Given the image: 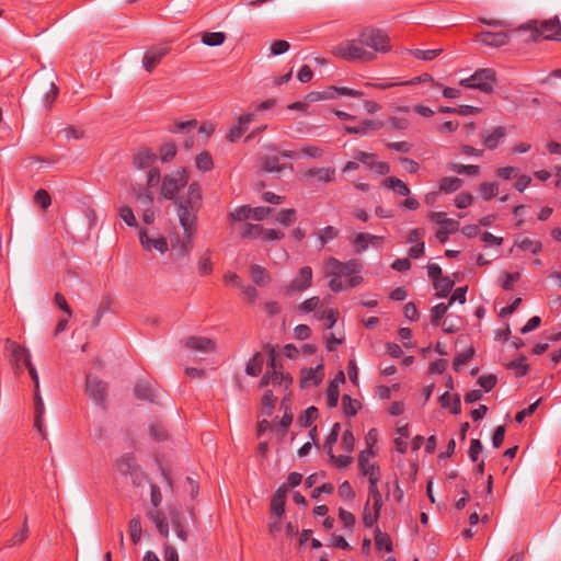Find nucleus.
Instances as JSON below:
<instances>
[{
  "mask_svg": "<svg viewBox=\"0 0 561 561\" xmlns=\"http://www.w3.org/2000/svg\"><path fill=\"white\" fill-rule=\"evenodd\" d=\"M203 207L202 187L198 182L188 185L185 196L175 202V211L183 229V238L172 241V251L179 257H187L194 248L197 232V215Z\"/></svg>",
  "mask_w": 561,
  "mask_h": 561,
  "instance_id": "nucleus-1",
  "label": "nucleus"
},
{
  "mask_svg": "<svg viewBox=\"0 0 561 561\" xmlns=\"http://www.w3.org/2000/svg\"><path fill=\"white\" fill-rule=\"evenodd\" d=\"M323 270L330 277L328 286L333 293L354 288L363 282V277L358 275L363 265L355 259L342 262L331 256L325 261Z\"/></svg>",
  "mask_w": 561,
  "mask_h": 561,
  "instance_id": "nucleus-2",
  "label": "nucleus"
},
{
  "mask_svg": "<svg viewBox=\"0 0 561 561\" xmlns=\"http://www.w3.org/2000/svg\"><path fill=\"white\" fill-rule=\"evenodd\" d=\"M513 33L526 34L525 42H537L540 38L547 41H561V23L559 19L552 18L545 20L540 26L533 27L531 25L519 26Z\"/></svg>",
  "mask_w": 561,
  "mask_h": 561,
  "instance_id": "nucleus-3",
  "label": "nucleus"
},
{
  "mask_svg": "<svg viewBox=\"0 0 561 561\" xmlns=\"http://www.w3.org/2000/svg\"><path fill=\"white\" fill-rule=\"evenodd\" d=\"M333 55L350 62H370L376 59V55L365 48L360 37L346 39L332 49Z\"/></svg>",
  "mask_w": 561,
  "mask_h": 561,
  "instance_id": "nucleus-4",
  "label": "nucleus"
},
{
  "mask_svg": "<svg viewBox=\"0 0 561 561\" xmlns=\"http://www.w3.org/2000/svg\"><path fill=\"white\" fill-rule=\"evenodd\" d=\"M359 37L369 51L375 55L377 53L386 54L391 50L390 38L381 30L375 27H365L360 33Z\"/></svg>",
  "mask_w": 561,
  "mask_h": 561,
  "instance_id": "nucleus-5",
  "label": "nucleus"
},
{
  "mask_svg": "<svg viewBox=\"0 0 561 561\" xmlns=\"http://www.w3.org/2000/svg\"><path fill=\"white\" fill-rule=\"evenodd\" d=\"M496 83L495 71L490 68L478 69L468 78L461 79L459 84L463 88L476 89L483 93H491Z\"/></svg>",
  "mask_w": 561,
  "mask_h": 561,
  "instance_id": "nucleus-6",
  "label": "nucleus"
},
{
  "mask_svg": "<svg viewBox=\"0 0 561 561\" xmlns=\"http://www.w3.org/2000/svg\"><path fill=\"white\" fill-rule=\"evenodd\" d=\"M4 351L9 355V362L16 375H20L24 367L26 368L33 364L31 352L11 339L5 340Z\"/></svg>",
  "mask_w": 561,
  "mask_h": 561,
  "instance_id": "nucleus-7",
  "label": "nucleus"
},
{
  "mask_svg": "<svg viewBox=\"0 0 561 561\" xmlns=\"http://www.w3.org/2000/svg\"><path fill=\"white\" fill-rule=\"evenodd\" d=\"M188 183V175L184 169L167 175L163 179L161 194L167 199H173L175 195Z\"/></svg>",
  "mask_w": 561,
  "mask_h": 561,
  "instance_id": "nucleus-8",
  "label": "nucleus"
},
{
  "mask_svg": "<svg viewBox=\"0 0 561 561\" xmlns=\"http://www.w3.org/2000/svg\"><path fill=\"white\" fill-rule=\"evenodd\" d=\"M267 374L271 376L273 386H284L287 389L293 381L289 375L283 373V365L276 360L274 350L270 354Z\"/></svg>",
  "mask_w": 561,
  "mask_h": 561,
  "instance_id": "nucleus-9",
  "label": "nucleus"
},
{
  "mask_svg": "<svg viewBox=\"0 0 561 561\" xmlns=\"http://www.w3.org/2000/svg\"><path fill=\"white\" fill-rule=\"evenodd\" d=\"M312 283V270L310 266H304L298 275L286 286L285 291L288 296L295 293L308 289Z\"/></svg>",
  "mask_w": 561,
  "mask_h": 561,
  "instance_id": "nucleus-10",
  "label": "nucleus"
},
{
  "mask_svg": "<svg viewBox=\"0 0 561 561\" xmlns=\"http://www.w3.org/2000/svg\"><path fill=\"white\" fill-rule=\"evenodd\" d=\"M183 344L186 348L199 353H215L217 350L215 340L201 335L188 336L183 341Z\"/></svg>",
  "mask_w": 561,
  "mask_h": 561,
  "instance_id": "nucleus-11",
  "label": "nucleus"
},
{
  "mask_svg": "<svg viewBox=\"0 0 561 561\" xmlns=\"http://www.w3.org/2000/svg\"><path fill=\"white\" fill-rule=\"evenodd\" d=\"M508 32H489L484 31L478 34L474 38L477 43H480L485 46L501 47L508 43L510 35H513V31Z\"/></svg>",
  "mask_w": 561,
  "mask_h": 561,
  "instance_id": "nucleus-12",
  "label": "nucleus"
},
{
  "mask_svg": "<svg viewBox=\"0 0 561 561\" xmlns=\"http://www.w3.org/2000/svg\"><path fill=\"white\" fill-rule=\"evenodd\" d=\"M355 160L367 165L370 170L379 175H386L390 172V167L387 162L378 161L375 153L365 151H356L354 154Z\"/></svg>",
  "mask_w": 561,
  "mask_h": 561,
  "instance_id": "nucleus-13",
  "label": "nucleus"
},
{
  "mask_svg": "<svg viewBox=\"0 0 561 561\" xmlns=\"http://www.w3.org/2000/svg\"><path fill=\"white\" fill-rule=\"evenodd\" d=\"M85 389L89 397L98 404H103L106 399V383L95 376L88 375L85 381Z\"/></svg>",
  "mask_w": 561,
  "mask_h": 561,
  "instance_id": "nucleus-14",
  "label": "nucleus"
},
{
  "mask_svg": "<svg viewBox=\"0 0 561 561\" xmlns=\"http://www.w3.org/2000/svg\"><path fill=\"white\" fill-rule=\"evenodd\" d=\"M255 121L254 113H247L239 116L236 124H233L227 131V139L231 142L238 141L244 133L249 129L252 122Z\"/></svg>",
  "mask_w": 561,
  "mask_h": 561,
  "instance_id": "nucleus-15",
  "label": "nucleus"
},
{
  "mask_svg": "<svg viewBox=\"0 0 561 561\" xmlns=\"http://www.w3.org/2000/svg\"><path fill=\"white\" fill-rule=\"evenodd\" d=\"M323 378L324 368L322 364L317 365L314 368H304L301 370L300 387H317L322 382Z\"/></svg>",
  "mask_w": 561,
  "mask_h": 561,
  "instance_id": "nucleus-16",
  "label": "nucleus"
},
{
  "mask_svg": "<svg viewBox=\"0 0 561 561\" xmlns=\"http://www.w3.org/2000/svg\"><path fill=\"white\" fill-rule=\"evenodd\" d=\"M305 180L314 179L318 183L328 184L335 181V169L330 167L310 168L304 174Z\"/></svg>",
  "mask_w": 561,
  "mask_h": 561,
  "instance_id": "nucleus-17",
  "label": "nucleus"
},
{
  "mask_svg": "<svg viewBox=\"0 0 561 561\" xmlns=\"http://www.w3.org/2000/svg\"><path fill=\"white\" fill-rule=\"evenodd\" d=\"M375 457V453L371 449L362 450L358 457V467L363 476L368 478L379 476V467L376 462H371L370 459Z\"/></svg>",
  "mask_w": 561,
  "mask_h": 561,
  "instance_id": "nucleus-18",
  "label": "nucleus"
},
{
  "mask_svg": "<svg viewBox=\"0 0 561 561\" xmlns=\"http://www.w3.org/2000/svg\"><path fill=\"white\" fill-rule=\"evenodd\" d=\"M169 53L167 47H153L147 50L142 58V66L151 72L162 60V58Z\"/></svg>",
  "mask_w": 561,
  "mask_h": 561,
  "instance_id": "nucleus-19",
  "label": "nucleus"
},
{
  "mask_svg": "<svg viewBox=\"0 0 561 561\" xmlns=\"http://www.w3.org/2000/svg\"><path fill=\"white\" fill-rule=\"evenodd\" d=\"M139 241L142 248L147 251L154 249L160 253H164L168 251V241L164 237L150 238L145 229H140L139 231Z\"/></svg>",
  "mask_w": 561,
  "mask_h": 561,
  "instance_id": "nucleus-20",
  "label": "nucleus"
},
{
  "mask_svg": "<svg viewBox=\"0 0 561 561\" xmlns=\"http://www.w3.org/2000/svg\"><path fill=\"white\" fill-rule=\"evenodd\" d=\"M287 497V486L280 485L274 493L271 500V514L272 517L280 518L285 512V504Z\"/></svg>",
  "mask_w": 561,
  "mask_h": 561,
  "instance_id": "nucleus-21",
  "label": "nucleus"
},
{
  "mask_svg": "<svg viewBox=\"0 0 561 561\" xmlns=\"http://www.w3.org/2000/svg\"><path fill=\"white\" fill-rule=\"evenodd\" d=\"M506 136V128L504 126H499L491 130L490 133L483 135L482 141L483 145L489 150H495L500 144L503 141V139Z\"/></svg>",
  "mask_w": 561,
  "mask_h": 561,
  "instance_id": "nucleus-22",
  "label": "nucleus"
},
{
  "mask_svg": "<svg viewBox=\"0 0 561 561\" xmlns=\"http://www.w3.org/2000/svg\"><path fill=\"white\" fill-rule=\"evenodd\" d=\"M34 413H35L34 426L37 430V432L44 436L45 432H44L43 416L45 413V404H44V400L41 394V390L34 391Z\"/></svg>",
  "mask_w": 561,
  "mask_h": 561,
  "instance_id": "nucleus-23",
  "label": "nucleus"
},
{
  "mask_svg": "<svg viewBox=\"0 0 561 561\" xmlns=\"http://www.w3.org/2000/svg\"><path fill=\"white\" fill-rule=\"evenodd\" d=\"M147 517L149 518L150 522H152L154 524L158 533L162 537L168 538L169 524H168V519H167L164 513H162L161 511H158V510H153V511H149L147 513Z\"/></svg>",
  "mask_w": 561,
  "mask_h": 561,
  "instance_id": "nucleus-24",
  "label": "nucleus"
},
{
  "mask_svg": "<svg viewBox=\"0 0 561 561\" xmlns=\"http://www.w3.org/2000/svg\"><path fill=\"white\" fill-rule=\"evenodd\" d=\"M383 126V123L373 119L360 122L358 126H347L344 131L346 134L366 135L369 130H378Z\"/></svg>",
  "mask_w": 561,
  "mask_h": 561,
  "instance_id": "nucleus-25",
  "label": "nucleus"
},
{
  "mask_svg": "<svg viewBox=\"0 0 561 561\" xmlns=\"http://www.w3.org/2000/svg\"><path fill=\"white\" fill-rule=\"evenodd\" d=\"M382 186L385 188L391 190L400 196H409L411 194V190L409 186L400 179L394 176H389L382 182Z\"/></svg>",
  "mask_w": 561,
  "mask_h": 561,
  "instance_id": "nucleus-26",
  "label": "nucleus"
},
{
  "mask_svg": "<svg viewBox=\"0 0 561 561\" xmlns=\"http://www.w3.org/2000/svg\"><path fill=\"white\" fill-rule=\"evenodd\" d=\"M135 396L139 400L148 401L150 403L157 402V394L153 388L147 382H139L134 389Z\"/></svg>",
  "mask_w": 561,
  "mask_h": 561,
  "instance_id": "nucleus-27",
  "label": "nucleus"
},
{
  "mask_svg": "<svg viewBox=\"0 0 561 561\" xmlns=\"http://www.w3.org/2000/svg\"><path fill=\"white\" fill-rule=\"evenodd\" d=\"M156 159V156L147 148H142L136 152L134 156V165L137 169H147L149 168Z\"/></svg>",
  "mask_w": 561,
  "mask_h": 561,
  "instance_id": "nucleus-28",
  "label": "nucleus"
},
{
  "mask_svg": "<svg viewBox=\"0 0 561 561\" xmlns=\"http://www.w3.org/2000/svg\"><path fill=\"white\" fill-rule=\"evenodd\" d=\"M250 276L257 286H266L271 282V275L267 270L261 265L254 264L250 267Z\"/></svg>",
  "mask_w": 561,
  "mask_h": 561,
  "instance_id": "nucleus-29",
  "label": "nucleus"
},
{
  "mask_svg": "<svg viewBox=\"0 0 561 561\" xmlns=\"http://www.w3.org/2000/svg\"><path fill=\"white\" fill-rule=\"evenodd\" d=\"M439 403L443 408H449L453 414L461 412V402L458 394L450 396L448 391L439 397Z\"/></svg>",
  "mask_w": 561,
  "mask_h": 561,
  "instance_id": "nucleus-30",
  "label": "nucleus"
},
{
  "mask_svg": "<svg viewBox=\"0 0 561 561\" xmlns=\"http://www.w3.org/2000/svg\"><path fill=\"white\" fill-rule=\"evenodd\" d=\"M375 239H380L378 236L360 232L352 241L356 253H362L368 249L369 243H374Z\"/></svg>",
  "mask_w": 561,
  "mask_h": 561,
  "instance_id": "nucleus-31",
  "label": "nucleus"
},
{
  "mask_svg": "<svg viewBox=\"0 0 561 561\" xmlns=\"http://www.w3.org/2000/svg\"><path fill=\"white\" fill-rule=\"evenodd\" d=\"M227 39L225 32H204L201 35V42L210 47L220 46Z\"/></svg>",
  "mask_w": 561,
  "mask_h": 561,
  "instance_id": "nucleus-32",
  "label": "nucleus"
},
{
  "mask_svg": "<svg viewBox=\"0 0 561 561\" xmlns=\"http://www.w3.org/2000/svg\"><path fill=\"white\" fill-rule=\"evenodd\" d=\"M462 186V180L456 176H445L439 180L438 188L440 192L449 194L458 191Z\"/></svg>",
  "mask_w": 561,
  "mask_h": 561,
  "instance_id": "nucleus-33",
  "label": "nucleus"
},
{
  "mask_svg": "<svg viewBox=\"0 0 561 561\" xmlns=\"http://www.w3.org/2000/svg\"><path fill=\"white\" fill-rule=\"evenodd\" d=\"M263 362V355L261 353H255L253 357L247 363L245 373L252 377L259 376L262 371Z\"/></svg>",
  "mask_w": 561,
  "mask_h": 561,
  "instance_id": "nucleus-34",
  "label": "nucleus"
},
{
  "mask_svg": "<svg viewBox=\"0 0 561 561\" xmlns=\"http://www.w3.org/2000/svg\"><path fill=\"white\" fill-rule=\"evenodd\" d=\"M375 546L378 550L387 552L392 551V540L387 533H382L379 527L375 529Z\"/></svg>",
  "mask_w": 561,
  "mask_h": 561,
  "instance_id": "nucleus-35",
  "label": "nucleus"
},
{
  "mask_svg": "<svg viewBox=\"0 0 561 561\" xmlns=\"http://www.w3.org/2000/svg\"><path fill=\"white\" fill-rule=\"evenodd\" d=\"M479 193L484 201H491L499 194L497 182H482L479 185Z\"/></svg>",
  "mask_w": 561,
  "mask_h": 561,
  "instance_id": "nucleus-36",
  "label": "nucleus"
},
{
  "mask_svg": "<svg viewBox=\"0 0 561 561\" xmlns=\"http://www.w3.org/2000/svg\"><path fill=\"white\" fill-rule=\"evenodd\" d=\"M343 411L346 416H355L362 404L358 400L351 398L348 394H344L342 398Z\"/></svg>",
  "mask_w": 561,
  "mask_h": 561,
  "instance_id": "nucleus-37",
  "label": "nucleus"
},
{
  "mask_svg": "<svg viewBox=\"0 0 561 561\" xmlns=\"http://www.w3.org/2000/svg\"><path fill=\"white\" fill-rule=\"evenodd\" d=\"M263 232V226L259 224H245L242 226L240 234L243 239H256L262 238Z\"/></svg>",
  "mask_w": 561,
  "mask_h": 561,
  "instance_id": "nucleus-38",
  "label": "nucleus"
},
{
  "mask_svg": "<svg viewBox=\"0 0 561 561\" xmlns=\"http://www.w3.org/2000/svg\"><path fill=\"white\" fill-rule=\"evenodd\" d=\"M128 533L133 543L137 545L142 534L140 516H135L129 520Z\"/></svg>",
  "mask_w": 561,
  "mask_h": 561,
  "instance_id": "nucleus-39",
  "label": "nucleus"
},
{
  "mask_svg": "<svg viewBox=\"0 0 561 561\" xmlns=\"http://www.w3.org/2000/svg\"><path fill=\"white\" fill-rule=\"evenodd\" d=\"M433 284L437 291L436 296L439 298L446 297L455 285L454 280H451L449 277H440Z\"/></svg>",
  "mask_w": 561,
  "mask_h": 561,
  "instance_id": "nucleus-40",
  "label": "nucleus"
},
{
  "mask_svg": "<svg viewBox=\"0 0 561 561\" xmlns=\"http://www.w3.org/2000/svg\"><path fill=\"white\" fill-rule=\"evenodd\" d=\"M340 390L336 379L330 381L327 390V403L329 408H335L339 403Z\"/></svg>",
  "mask_w": 561,
  "mask_h": 561,
  "instance_id": "nucleus-41",
  "label": "nucleus"
},
{
  "mask_svg": "<svg viewBox=\"0 0 561 561\" xmlns=\"http://www.w3.org/2000/svg\"><path fill=\"white\" fill-rule=\"evenodd\" d=\"M448 169L458 174H468L471 176H476L480 172V167L474 164L449 163Z\"/></svg>",
  "mask_w": 561,
  "mask_h": 561,
  "instance_id": "nucleus-42",
  "label": "nucleus"
},
{
  "mask_svg": "<svg viewBox=\"0 0 561 561\" xmlns=\"http://www.w3.org/2000/svg\"><path fill=\"white\" fill-rule=\"evenodd\" d=\"M515 245L523 251H530L533 253H538L542 250L541 241H534L529 238H523L520 241L516 242Z\"/></svg>",
  "mask_w": 561,
  "mask_h": 561,
  "instance_id": "nucleus-43",
  "label": "nucleus"
},
{
  "mask_svg": "<svg viewBox=\"0 0 561 561\" xmlns=\"http://www.w3.org/2000/svg\"><path fill=\"white\" fill-rule=\"evenodd\" d=\"M195 164H196V168L199 170V171H203V172H207V171H210L213 168H214V161H213V158L211 156L204 151L202 153H199L196 159H195Z\"/></svg>",
  "mask_w": 561,
  "mask_h": 561,
  "instance_id": "nucleus-44",
  "label": "nucleus"
},
{
  "mask_svg": "<svg viewBox=\"0 0 561 561\" xmlns=\"http://www.w3.org/2000/svg\"><path fill=\"white\" fill-rule=\"evenodd\" d=\"M340 236V230L333 226H327L323 229L320 230L319 233V241L321 245L323 247L329 241L336 239Z\"/></svg>",
  "mask_w": 561,
  "mask_h": 561,
  "instance_id": "nucleus-45",
  "label": "nucleus"
},
{
  "mask_svg": "<svg viewBox=\"0 0 561 561\" xmlns=\"http://www.w3.org/2000/svg\"><path fill=\"white\" fill-rule=\"evenodd\" d=\"M262 169L266 172H280L284 167L279 163V158L276 156L265 157L262 161Z\"/></svg>",
  "mask_w": 561,
  "mask_h": 561,
  "instance_id": "nucleus-46",
  "label": "nucleus"
},
{
  "mask_svg": "<svg viewBox=\"0 0 561 561\" xmlns=\"http://www.w3.org/2000/svg\"><path fill=\"white\" fill-rule=\"evenodd\" d=\"M473 355H474L473 347H469L468 350L456 355V357L454 358V363H453L454 369L456 371H459L461 369V367L473 357Z\"/></svg>",
  "mask_w": 561,
  "mask_h": 561,
  "instance_id": "nucleus-47",
  "label": "nucleus"
},
{
  "mask_svg": "<svg viewBox=\"0 0 561 561\" xmlns=\"http://www.w3.org/2000/svg\"><path fill=\"white\" fill-rule=\"evenodd\" d=\"M442 51H443V49H442V48H437V49H426V50H423V49H413V50H411V54H412L415 58H417V59L430 61V60L435 59L437 56H439Z\"/></svg>",
  "mask_w": 561,
  "mask_h": 561,
  "instance_id": "nucleus-48",
  "label": "nucleus"
},
{
  "mask_svg": "<svg viewBox=\"0 0 561 561\" xmlns=\"http://www.w3.org/2000/svg\"><path fill=\"white\" fill-rule=\"evenodd\" d=\"M507 368L515 370L517 377L525 376L528 373V365L526 364V357L520 356L517 359L511 362L507 365Z\"/></svg>",
  "mask_w": 561,
  "mask_h": 561,
  "instance_id": "nucleus-49",
  "label": "nucleus"
},
{
  "mask_svg": "<svg viewBox=\"0 0 561 561\" xmlns=\"http://www.w3.org/2000/svg\"><path fill=\"white\" fill-rule=\"evenodd\" d=\"M296 220V210L294 208L283 209L278 213L276 221L288 227Z\"/></svg>",
  "mask_w": 561,
  "mask_h": 561,
  "instance_id": "nucleus-50",
  "label": "nucleus"
},
{
  "mask_svg": "<svg viewBox=\"0 0 561 561\" xmlns=\"http://www.w3.org/2000/svg\"><path fill=\"white\" fill-rule=\"evenodd\" d=\"M138 465L131 457H123L117 461V469L123 476H129Z\"/></svg>",
  "mask_w": 561,
  "mask_h": 561,
  "instance_id": "nucleus-51",
  "label": "nucleus"
},
{
  "mask_svg": "<svg viewBox=\"0 0 561 561\" xmlns=\"http://www.w3.org/2000/svg\"><path fill=\"white\" fill-rule=\"evenodd\" d=\"M229 218H231L234 221L247 220L251 218V207L248 205L239 206L229 214Z\"/></svg>",
  "mask_w": 561,
  "mask_h": 561,
  "instance_id": "nucleus-52",
  "label": "nucleus"
},
{
  "mask_svg": "<svg viewBox=\"0 0 561 561\" xmlns=\"http://www.w3.org/2000/svg\"><path fill=\"white\" fill-rule=\"evenodd\" d=\"M341 425L340 423L333 424L329 435L325 438L324 447L328 454H331L333 445L337 442L340 435Z\"/></svg>",
  "mask_w": 561,
  "mask_h": 561,
  "instance_id": "nucleus-53",
  "label": "nucleus"
},
{
  "mask_svg": "<svg viewBox=\"0 0 561 561\" xmlns=\"http://www.w3.org/2000/svg\"><path fill=\"white\" fill-rule=\"evenodd\" d=\"M34 202L41 206V208L47 209L51 204V197L46 190L39 188L34 195Z\"/></svg>",
  "mask_w": 561,
  "mask_h": 561,
  "instance_id": "nucleus-54",
  "label": "nucleus"
},
{
  "mask_svg": "<svg viewBox=\"0 0 561 561\" xmlns=\"http://www.w3.org/2000/svg\"><path fill=\"white\" fill-rule=\"evenodd\" d=\"M135 196L139 206L145 209L152 207L153 197L148 191L138 190L135 191Z\"/></svg>",
  "mask_w": 561,
  "mask_h": 561,
  "instance_id": "nucleus-55",
  "label": "nucleus"
},
{
  "mask_svg": "<svg viewBox=\"0 0 561 561\" xmlns=\"http://www.w3.org/2000/svg\"><path fill=\"white\" fill-rule=\"evenodd\" d=\"M449 305L438 304L431 309L432 323L438 325L440 319L446 314Z\"/></svg>",
  "mask_w": 561,
  "mask_h": 561,
  "instance_id": "nucleus-56",
  "label": "nucleus"
},
{
  "mask_svg": "<svg viewBox=\"0 0 561 561\" xmlns=\"http://www.w3.org/2000/svg\"><path fill=\"white\" fill-rule=\"evenodd\" d=\"M318 416V410L314 407H309L302 415H300L298 422L301 426L308 427Z\"/></svg>",
  "mask_w": 561,
  "mask_h": 561,
  "instance_id": "nucleus-57",
  "label": "nucleus"
},
{
  "mask_svg": "<svg viewBox=\"0 0 561 561\" xmlns=\"http://www.w3.org/2000/svg\"><path fill=\"white\" fill-rule=\"evenodd\" d=\"M119 217L129 227H137V220L135 218V215L133 213V209L128 206H123L119 208Z\"/></svg>",
  "mask_w": 561,
  "mask_h": 561,
  "instance_id": "nucleus-58",
  "label": "nucleus"
},
{
  "mask_svg": "<svg viewBox=\"0 0 561 561\" xmlns=\"http://www.w3.org/2000/svg\"><path fill=\"white\" fill-rule=\"evenodd\" d=\"M520 278V274L516 273H507L503 272L501 275V286L505 290H510L513 287V284Z\"/></svg>",
  "mask_w": 561,
  "mask_h": 561,
  "instance_id": "nucleus-59",
  "label": "nucleus"
},
{
  "mask_svg": "<svg viewBox=\"0 0 561 561\" xmlns=\"http://www.w3.org/2000/svg\"><path fill=\"white\" fill-rule=\"evenodd\" d=\"M300 153L308 158L319 159L323 156V149L316 145H304Z\"/></svg>",
  "mask_w": 561,
  "mask_h": 561,
  "instance_id": "nucleus-60",
  "label": "nucleus"
},
{
  "mask_svg": "<svg viewBox=\"0 0 561 561\" xmlns=\"http://www.w3.org/2000/svg\"><path fill=\"white\" fill-rule=\"evenodd\" d=\"M319 305L320 299L319 297L314 296L301 302L298 307V311L301 313H309L316 310L319 307Z\"/></svg>",
  "mask_w": 561,
  "mask_h": 561,
  "instance_id": "nucleus-61",
  "label": "nucleus"
},
{
  "mask_svg": "<svg viewBox=\"0 0 561 561\" xmlns=\"http://www.w3.org/2000/svg\"><path fill=\"white\" fill-rule=\"evenodd\" d=\"M454 202L457 208L463 209L473 203V195L471 193L463 192L458 194Z\"/></svg>",
  "mask_w": 561,
  "mask_h": 561,
  "instance_id": "nucleus-62",
  "label": "nucleus"
},
{
  "mask_svg": "<svg viewBox=\"0 0 561 561\" xmlns=\"http://www.w3.org/2000/svg\"><path fill=\"white\" fill-rule=\"evenodd\" d=\"M273 208L266 206L251 208V218L260 221L267 218L271 214H273Z\"/></svg>",
  "mask_w": 561,
  "mask_h": 561,
  "instance_id": "nucleus-63",
  "label": "nucleus"
},
{
  "mask_svg": "<svg viewBox=\"0 0 561 561\" xmlns=\"http://www.w3.org/2000/svg\"><path fill=\"white\" fill-rule=\"evenodd\" d=\"M176 154V147L174 144H165L161 147L160 156L163 162L171 161Z\"/></svg>",
  "mask_w": 561,
  "mask_h": 561,
  "instance_id": "nucleus-64",
  "label": "nucleus"
}]
</instances>
